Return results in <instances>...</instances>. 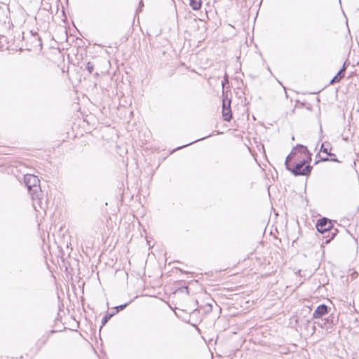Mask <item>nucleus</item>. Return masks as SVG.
Returning <instances> with one entry per match:
<instances>
[{"label":"nucleus","mask_w":359,"mask_h":359,"mask_svg":"<svg viewBox=\"0 0 359 359\" xmlns=\"http://www.w3.org/2000/svg\"><path fill=\"white\" fill-rule=\"evenodd\" d=\"M329 308L327 305L323 304L319 305L313 313V318H320L328 313Z\"/></svg>","instance_id":"423d86ee"},{"label":"nucleus","mask_w":359,"mask_h":359,"mask_svg":"<svg viewBox=\"0 0 359 359\" xmlns=\"http://www.w3.org/2000/svg\"><path fill=\"white\" fill-rule=\"evenodd\" d=\"M116 314V313H107L102 319L101 328Z\"/></svg>","instance_id":"9d476101"},{"label":"nucleus","mask_w":359,"mask_h":359,"mask_svg":"<svg viewBox=\"0 0 359 359\" xmlns=\"http://www.w3.org/2000/svg\"><path fill=\"white\" fill-rule=\"evenodd\" d=\"M128 305V303H126V304L115 306L114 308V309H115V311L114 313H118L119 311L123 310Z\"/></svg>","instance_id":"f8f14e48"},{"label":"nucleus","mask_w":359,"mask_h":359,"mask_svg":"<svg viewBox=\"0 0 359 359\" xmlns=\"http://www.w3.org/2000/svg\"><path fill=\"white\" fill-rule=\"evenodd\" d=\"M345 69H346L345 65H344L342 68L337 72V74L330 81V83L334 84L337 82L340 81V80L344 77Z\"/></svg>","instance_id":"0eeeda50"},{"label":"nucleus","mask_w":359,"mask_h":359,"mask_svg":"<svg viewBox=\"0 0 359 359\" xmlns=\"http://www.w3.org/2000/svg\"><path fill=\"white\" fill-rule=\"evenodd\" d=\"M23 180H27V179H26V175H24V179H23Z\"/></svg>","instance_id":"6ab92c4d"},{"label":"nucleus","mask_w":359,"mask_h":359,"mask_svg":"<svg viewBox=\"0 0 359 359\" xmlns=\"http://www.w3.org/2000/svg\"><path fill=\"white\" fill-rule=\"evenodd\" d=\"M311 153L308 150L306 146L302 144H297L293 148L292 151L286 157L285 165V168H288L290 166V161L292 160H305L309 161H311Z\"/></svg>","instance_id":"f03ea898"},{"label":"nucleus","mask_w":359,"mask_h":359,"mask_svg":"<svg viewBox=\"0 0 359 359\" xmlns=\"http://www.w3.org/2000/svg\"><path fill=\"white\" fill-rule=\"evenodd\" d=\"M86 69L88 71L90 74H91L94 69V65L92 62H88L86 64Z\"/></svg>","instance_id":"4468645a"},{"label":"nucleus","mask_w":359,"mask_h":359,"mask_svg":"<svg viewBox=\"0 0 359 359\" xmlns=\"http://www.w3.org/2000/svg\"><path fill=\"white\" fill-rule=\"evenodd\" d=\"M190 6L194 11H198L201 7V0H190Z\"/></svg>","instance_id":"1a4fd4ad"},{"label":"nucleus","mask_w":359,"mask_h":359,"mask_svg":"<svg viewBox=\"0 0 359 359\" xmlns=\"http://www.w3.org/2000/svg\"><path fill=\"white\" fill-rule=\"evenodd\" d=\"M139 6H140V7H141V6H143V2H142V1H140Z\"/></svg>","instance_id":"a211bd4d"},{"label":"nucleus","mask_w":359,"mask_h":359,"mask_svg":"<svg viewBox=\"0 0 359 359\" xmlns=\"http://www.w3.org/2000/svg\"><path fill=\"white\" fill-rule=\"evenodd\" d=\"M29 41L30 43V46L28 48L29 50H40L42 48L41 39L36 32L33 33L31 32V36L29 39Z\"/></svg>","instance_id":"39448f33"},{"label":"nucleus","mask_w":359,"mask_h":359,"mask_svg":"<svg viewBox=\"0 0 359 359\" xmlns=\"http://www.w3.org/2000/svg\"><path fill=\"white\" fill-rule=\"evenodd\" d=\"M228 101H230V100L223 99V100H222V109H225L228 108V104H227V102Z\"/></svg>","instance_id":"f3484780"},{"label":"nucleus","mask_w":359,"mask_h":359,"mask_svg":"<svg viewBox=\"0 0 359 359\" xmlns=\"http://www.w3.org/2000/svg\"><path fill=\"white\" fill-rule=\"evenodd\" d=\"M210 136H211V135H207V136H205V137H201V138H200V139H198V140H195V141H193V142H189V143H188V144H184V145H182V146H181V147H179L177 149H180L184 148V147H187V146H189V145H190V144H193V143H194V142H198V141H199V140H204V139H205V138H207V137H210Z\"/></svg>","instance_id":"ddd939ff"},{"label":"nucleus","mask_w":359,"mask_h":359,"mask_svg":"<svg viewBox=\"0 0 359 359\" xmlns=\"http://www.w3.org/2000/svg\"><path fill=\"white\" fill-rule=\"evenodd\" d=\"M320 151L325 153L327 155H330V156L333 155L332 154H330V153L328 152V149L325 147V144L324 143L322 144Z\"/></svg>","instance_id":"2eb2a0df"},{"label":"nucleus","mask_w":359,"mask_h":359,"mask_svg":"<svg viewBox=\"0 0 359 359\" xmlns=\"http://www.w3.org/2000/svg\"><path fill=\"white\" fill-rule=\"evenodd\" d=\"M278 177V173L275 169H273V171L271 172V176L269 175V174H266V180H275V178Z\"/></svg>","instance_id":"9b49d317"},{"label":"nucleus","mask_w":359,"mask_h":359,"mask_svg":"<svg viewBox=\"0 0 359 359\" xmlns=\"http://www.w3.org/2000/svg\"><path fill=\"white\" fill-rule=\"evenodd\" d=\"M40 182L41 181H23L32 200H40V197L42 194V190L39 184Z\"/></svg>","instance_id":"20e7f679"},{"label":"nucleus","mask_w":359,"mask_h":359,"mask_svg":"<svg viewBox=\"0 0 359 359\" xmlns=\"http://www.w3.org/2000/svg\"><path fill=\"white\" fill-rule=\"evenodd\" d=\"M316 158H319V160H316L315 161V164H317L319 161H329V159L327 158H322V157H320V154H318L316 156Z\"/></svg>","instance_id":"dca6fc26"},{"label":"nucleus","mask_w":359,"mask_h":359,"mask_svg":"<svg viewBox=\"0 0 359 359\" xmlns=\"http://www.w3.org/2000/svg\"><path fill=\"white\" fill-rule=\"evenodd\" d=\"M316 227L320 233H328L327 236L328 238L326 240L325 243H330L338 233L337 229L334 227L332 221L327 217L319 219L316 224Z\"/></svg>","instance_id":"f257e3e1"},{"label":"nucleus","mask_w":359,"mask_h":359,"mask_svg":"<svg viewBox=\"0 0 359 359\" xmlns=\"http://www.w3.org/2000/svg\"><path fill=\"white\" fill-rule=\"evenodd\" d=\"M297 162L292 163L290 161V166L286 168L294 176H307L310 174L312 167L309 165L310 161L305 160H296Z\"/></svg>","instance_id":"7ed1b4c3"},{"label":"nucleus","mask_w":359,"mask_h":359,"mask_svg":"<svg viewBox=\"0 0 359 359\" xmlns=\"http://www.w3.org/2000/svg\"><path fill=\"white\" fill-rule=\"evenodd\" d=\"M231 101L227 102L228 108L225 109H222V116L224 118V120L226 121H230L232 118V114L231 110Z\"/></svg>","instance_id":"6e6552de"}]
</instances>
